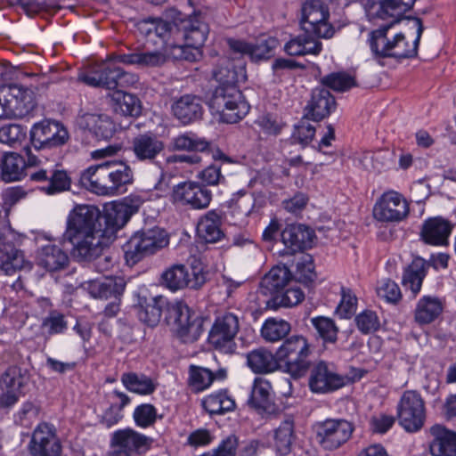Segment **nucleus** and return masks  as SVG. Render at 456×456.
I'll return each mask as SVG.
<instances>
[{
	"label": "nucleus",
	"mask_w": 456,
	"mask_h": 456,
	"mask_svg": "<svg viewBox=\"0 0 456 456\" xmlns=\"http://www.w3.org/2000/svg\"><path fill=\"white\" fill-rule=\"evenodd\" d=\"M239 446V437L231 434L222 439L216 448L213 449L218 456H236Z\"/></svg>",
	"instance_id": "obj_64"
},
{
	"label": "nucleus",
	"mask_w": 456,
	"mask_h": 456,
	"mask_svg": "<svg viewBox=\"0 0 456 456\" xmlns=\"http://www.w3.org/2000/svg\"><path fill=\"white\" fill-rule=\"evenodd\" d=\"M28 378L22 374L17 366L9 367L2 376V385L6 390H13L23 394V387L27 384Z\"/></svg>",
	"instance_id": "obj_56"
},
{
	"label": "nucleus",
	"mask_w": 456,
	"mask_h": 456,
	"mask_svg": "<svg viewBox=\"0 0 456 456\" xmlns=\"http://www.w3.org/2000/svg\"><path fill=\"white\" fill-rule=\"evenodd\" d=\"M291 278V272L286 265H276L263 277L260 282V292L265 296L278 293Z\"/></svg>",
	"instance_id": "obj_39"
},
{
	"label": "nucleus",
	"mask_w": 456,
	"mask_h": 456,
	"mask_svg": "<svg viewBox=\"0 0 456 456\" xmlns=\"http://www.w3.org/2000/svg\"><path fill=\"white\" fill-rule=\"evenodd\" d=\"M174 201L191 209L207 208L212 200V192L197 182H183L173 189Z\"/></svg>",
	"instance_id": "obj_16"
},
{
	"label": "nucleus",
	"mask_w": 456,
	"mask_h": 456,
	"mask_svg": "<svg viewBox=\"0 0 456 456\" xmlns=\"http://www.w3.org/2000/svg\"><path fill=\"white\" fill-rule=\"evenodd\" d=\"M110 406L102 415L100 423L107 428L117 425L124 417L123 410L131 402L130 397L118 390L109 395Z\"/></svg>",
	"instance_id": "obj_35"
},
{
	"label": "nucleus",
	"mask_w": 456,
	"mask_h": 456,
	"mask_svg": "<svg viewBox=\"0 0 456 456\" xmlns=\"http://www.w3.org/2000/svg\"><path fill=\"white\" fill-rule=\"evenodd\" d=\"M290 324L279 317H269L264 322L261 329V335L270 342L281 340L286 337L290 331Z\"/></svg>",
	"instance_id": "obj_50"
},
{
	"label": "nucleus",
	"mask_w": 456,
	"mask_h": 456,
	"mask_svg": "<svg viewBox=\"0 0 456 456\" xmlns=\"http://www.w3.org/2000/svg\"><path fill=\"white\" fill-rule=\"evenodd\" d=\"M221 217L214 210L208 211L199 221L197 232L206 242L215 243L223 237Z\"/></svg>",
	"instance_id": "obj_46"
},
{
	"label": "nucleus",
	"mask_w": 456,
	"mask_h": 456,
	"mask_svg": "<svg viewBox=\"0 0 456 456\" xmlns=\"http://www.w3.org/2000/svg\"><path fill=\"white\" fill-rule=\"evenodd\" d=\"M311 346L303 336H292L276 350L280 367L293 378L303 377L310 368Z\"/></svg>",
	"instance_id": "obj_3"
},
{
	"label": "nucleus",
	"mask_w": 456,
	"mask_h": 456,
	"mask_svg": "<svg viewBox=\"0 0 456 456\" xmlns=\"http://www.w3.org/2000/svg\"><path fill=\"white\" fill-rule=\"evenodd\" d=\"M311 322L324 342L334 343L337 340L338 330L333 320L319 315L313 318Z\"/></svg>",
	"instance_id": "obj_57"
},
{
	"label": "nucleus",
	"mask_w": 456,
	"mask_h": 456,
	"mask_svg": "<svg viewBox=\"0 0 456 456\" xmlns=\"http://www.w3.org/2000/svg\"><path fill=\"white\" fill-rule=\"evenodd\" d=\"M304 298V293L297 288L287 289L281 295H276L265 301V310L277 311L281 306L292 307L300 303Z\"/></svg>",
	"instance_id": "obj_53"
},
{
	"label": "nucleus",
	"mask_w": 456,
	"mask_h": 456,
	"mask_svg": "<svg viewBox=\"0 0 456 456\" xmlns=\"http://www.w3.org/2000/svg\"><path fill=\"white\" fill-rule=\"evenodd\" d=\"M295 439L294 418L292 416H286L273 430V446L276 452L281 456L289 454Z\"/></svg>",
	"instance_id": "obj_36"
},
{
	"label": "nucleus",
	"mask_w": 456,
	"mask_h": 456,
	"mask_svg": "<svg viewBox=\"0 0 456 456\" xmlns=\"http://www.w3.org/2000/svg\"><path fill=\"white\" fill-rule=\"evenodd\" d=\"M284 50L289 55H317L322 50V44L310 37L298 36L289 41Z\"/></svg>",
	"instance_id": "obj_49"
},
{
	"label": "nucleus",
	"mask_w": 456,
	"mask_h": 456,
	"mask_svg": "<svg viewBox=\"0 0 456 456\" xmlns=\"http://www.w3.org/2000/svg\"><path fill=\"white\" fill-rule=\"evenodd\" d=\"M152 442L151 437L127 428L112 433L110 446L120 447L132 456L134 453L142 454L149 451Z\"/></svg>",
	"instance_id": "obj_20"
},
{
	"label": "nucleus",
	"mask_w": 456,
	"mask_h": 456,
	"mask_svg": "<svg viewBox=\"0 0 456 456\" xmlns=\"http://www.w3.org/2000/svg\"><path fill=\"white\" fill-rule=\"evenodd\" d=\"M172 148L175 151H205L209 147V142L193 134H182L172 139Z\"/></svg>",
	"instance_id": "obj_51"
},
{
	"label": "nucleus",
	"mask_w": 456,
	"mask_h": 456,
	"mask_svg": "<svg viewBox=\"0 0 456 456\" xmlns=\"http://www.w3.org/2000/svg\"><path fill=\"white\" fill-rule=\"evenodd\" d=\"M432 437L428 444L431 456H456V432L436 424L430 428Z\"/></svg>",
	"instance_id": "obj_23"
},
{
	"label": "nucleus",
	"mask_w": 456,
	"mask_h": 456,
	"mask_svg": "<svg viewBox=\"0 0 456 456\" xmlns=\"http://www.w3.org/2000/svg\"><path fill=\"white\" fill-rule=\"evenodd\" d=\"M136 208L125 201L114 202L105 207L103 213L100 212L101 240L103 249L116 239L118 230L128 222Z\"/></svg>",
	"instance_id": "obj_8"
},
{
	"label": "nucleus",
	"mask_w": 456,
	"mask_h": 456,
	"mask_svg": "<svg viewBox=\"0 0 456 456\" xmlns=\"http://www.w3.org/2000/svg\"><path fill=\"white\" fill-rule=\"evenodd\" d=\"M207 25L199 20H191L183 26V37L186 42L185 46H175L173 56L175 59H183L190 61H195V55L191 48L198 51L207 39Z\"/></svg>",
	"instance_id": "obj_19"
},
{
	"label": "nucleus",
	"mask_w": 456,
	"mask_h": 456,
	"mask_svg": "<svg viewBox=\"0 0 456 456\" xmlns=\"http://www.w3.org/2000/svg\"><path fill=\"white\" fill-rule=\"evenodd\" d=\"M100 210L94 205H77L69 213L64 237L73 245L72 255L79 261H91L102 253Z\"/></svg>",
	"instance_id": "obj_1"
},
{
	"label": "nucleus",
	"mask_w": 456,
	"mask_h": 456,
	"mask_svg": "<svg viewBox=\"0 0 456 456\" xmlns=\"http://www.w3.org/2000/svg\"><path fill=\"white\" fill-rule=\"evenodd\" d=\"M15 237L12 231L0 233V269L6 274L26 267L29 268V263L26 262L23 253L13 245L12 240Z\"/></svg>",
	"instance_id": "obj_21"
},
{
	"label": "nucleus",
	"mask_w": 456,
	"mask_h": 456,
	"mask_svg": "<svg viewBox=\"0 0 456 456\" xmlns=\"http://www.w3.org/2000/svg\"><path fill=\"white\" fill-rule=\"evenodd\" d=\"M399 424L407 432H417L424 426L426 419L425 402L414 390L404 391L396 406Z\"/></svg>",
	"instance_id": "obj_7"
},
{
	"label": "nucleus",
	"mask_w": 456,
	"mask_h": 456,
	"mask_svg": "<svg viewBox=\"0 0 456 456\" xmlns=\"http://www.w3.org/2000/svg\"><path fill=\"white\" fill-rule=\"evenodd\" d=\"M133 182V172L121 161H105L89 167L80 176V183L88 191L102 196H113Z\"/></svg>",
	"instance_id": "obj_2"
},
{
	"label": "nucleus",
	"mask_w": 456,
	"mask_h": 456,
	"mask_svg": "<svg viewBox=\"0 0 456 456\" xmlns=\"http://www.w3.org/2000/svg\"><path fill=\"white\" fill-rule=\"evenodd\" d=\"M68 138L66 128L55 121L43 120L35 124L30 130L31 142L37 150L61 146Z\"/></svg>",
	"instance_id": "obj_15"
},
{
	"label": "nucleus",
	"mask_w": 456,
	"mask_h": 456,
	"mask_svg": "<svg viewBox=\"0 0 456 456\" xmlns=\"http://www.w3.org/2000/svg\"><path fill=\"white\" fill-rule=\"evenodd\" d=\"M322 82L332 90L339 92L346 91L355 85L354 77L345 73L330 74L324 77Z\"/></svg>",
	"instance_id": "obj_61"
},
{
	"label": "nucleus",
	"mask_w": 456,
	"mask_h": 456,
	"mask_svg": "<svg viewBox=\"0 0 456 456\" xmlns=\"http://www.w3.org/2000/svg\"><path fill=\"white\" fill-rule=\"evenodd\" d=\"M310 369L309 388L313 393L327 394L346 385V378L338 374L332 364L324 361L315 362Z\"/></svg>",
	"instance_id": "obj_14"
},
{
	"label": "nucleus",
	"mask_w": 456,
	"mask_h": 456,
	"mask_svg": "<svg viewBox=\"0 0 456 456\" xmlns=\"http://www.w3.org/2000/svg\"><path fill=\"white\" fill-rule=\"evenodd\" d=\"M164 142L153 134H142L132 141L131 150L140 161L153 162L164 151Z\"/></svg>",
	"instance_id": "obj_29"
},
{
	"label": "nucleus",
	"mask_w": 456,
	"mask_h": 456,
	"mask_svg": "<svg viewBox=\"0 0 456 456\" xmlns=\"http://www.w3.org/2000/svg\"><path fill=\"white\" fill-rule=\"evenodd\" d=\"M38 264L49 272H55L68 265L69 256L58 246L47 245L41 250Z\"/></svg>",
	"instance_id": "obj_47"
},
{
	"label": "nucleus",
	"mask_w": 456,
	"mask_h": 456,
	"mask_svg": "<svg viewBox=\"0 0 456 456\" xmlns=\"http://www.w3.org/2000/svg\"><path fill=\"white\" fill-rule=\"evenodd\" d=\"M247 362L255 373H269L280 367L276 354L263 347L250 351L247 354Z\"/></svg>",
	"instance_id": "obj_41"
},
{
	"label": "nucleus",
	"mask_w": 456,
	"mask_h": 456,
	"mask_svg": "<svg viewBox=\"0 0 456 456\" xmlns=\"http://www.w3.org/2000/svg\"><path fill=\"white\" fill-rule=\"evenodd\" d=\"M358 309V298L352 289L341 288V299L336 308V314H355Z\"/></svg>",
	"instance_id": "obj_62"
},
{
	"label": "nucleus",
	"mask_w": 456,
	"mask_h": 456,
	"mask_svg": "<svg viewBox=\"0 0 456 456\" xmlns=\"http://www.w3.org/2000/svg\"><path fill=\"white\" fill-rule=\"evenodd\" d=\"M133 419L137 427L148 428L154 426L158 419H162L163 415L158 413V410L153 404L142 403L134 408Z\"/></svg>",
	"instance_id": "obj_52"
},
{
	"label": "nucleus",
	"mask_w": 456,
	"mask_h": 456,
	"mask_svg": "<svg viewBox=\"0 0 456 456\" xmlns=\"http://www.w3.org/2000/svg\"><path fill=\"white\" fill-rule=\"evenodd\" d=\"M26 138V132L17 124L5 125L0 127V142L15 147Z\"/></svg>",
	"instance_id": "obj_59"
},
{
	"label": "nucleus",
	"mask_w": 456,
	"mask_h": 456,
	"mask_svg": "<svg viewBox=\"0 0 456 456\" xmlns=\"http://www.w3.org/2000/svg\"><path fill=\"white\" fill-rule=\"evenodd\" d=\"M208 105L223 122L230 124L242 119L249 110L238 86H216Z\"/></svg>",
	"instance_id": "obj_4"
},
{
	"label": "nucleus",
	"mask_w": 456,
	"mask_h": 456,
	"mask_svg": "<svg viewBox=\"0 0 456 456\" xmlns=\"http://www.w3.org/2000/svg\"><path fill=\"white\" fill-rule=\"evenodd\" d=\"M416 0H380L375 16L380 20L398 23L405 12L410 11Z\"/></svg>",
	"instance_id": "obj_40"
},
{
	"label": "nucleus",
	"mask_w": 456,
	"mask_h": 456,
	"mask_svg": "<svg viewBox=\"0 0 456 456\" xmlns=\"http://www.w3.org/2000/svg\"><path fill=\"white\" fill-rule=\"evenodd\" d=\"M201 403L210 415H224L236 408L235 400L227 389L211 393L202 399Z\"/></svg>",
	"instance_id": "obj_38"
},
{
	"label": "nucleus",
	"mask_w": 456,
	"mask_h": 456,
	"mask_svg": "<svg viewBox=\"0 0 456 456\" xmlns=\"http://www.w3.org/2000/svg\"><path fill=\"white\" fill-rule=\"evenodd\" d=\"M215 380V373L209 369L191 365L189 370V384L196 392L208 388Z\"/></svg>",
	"instance_id": "obj_54"
},
{
	"label": "nucleus",
	"mask_w": 456,
	"mask_h": 456,
	"mask_svg": "<svg viewBox=\"0 0 456 456\" xmlns=\"http://www.w3.org/2000/svg\"><path fill=\"white\" fill-rule=\"evenodd\" d=\"M115 59L118 62L140 68H159L167 61V55L161 51H135L131 53L119 54Z\"/></svg>",
	"instance_id": "obj_34"
},
{
	"label": "nucleus",
	"mask_w": 456,
	"mask_h": 456,
	"mask_svg": "<svg viewBox=\"0 0 456 456\" xmlns=\"http://www.w3.org/2000/svg\"><path fill=\"white\" fill-rule=\"evenodd\" d=\"M452 224L446 219L436 216L426 220L421 228L420 236L429 245L444 246L452 232Z\"/></svg>",
	"instance_id": "obj_27"
},
{
	"label": "nucleus",
	"mask_w": 456,
	"mask_h": 456,
	"mask_svg": "<svg viewBox=\"0 0 456 456\" xmlns=\"http://www.w3.org/2000/svg\"><path fill=\"white\" fill-rule=\"evenodd\" d=\"M409 213L408 201L401 193L395 191L384 192L373 208L374 218L385 223L401 222Z\"/></svg>",
	"instance_id": "obj_12"
},
{
	"label": "nucleus",
	"mask_w": 456,
	"mask_h": 456,
	"mask_svg": "<svg viewBox=\"0 0 456 456\" xmlns=\"http://www.w3.org/2000/svg\"><path fill=\"white\" fill-rule=\"evenodd\" d=\"M255 208V199L252 195L247 194L239 198L232 207V213L240 224H243Z\"/></svg>",
	"instance_id": "obj_60"
},
{
	"label": "nucleus",
	"mask_w": 456,
	"mask_h": 456,
	"mask_svg": "<svg viewBox=\"0 0 456 456\" xmlns=\"http://www.w3.org/2000/svg\"><path fill=\"white\" fill-rule=\"evenodd\" d=\"M444 302L432 296L423 297L418 303L417 314H441L444 311Z\"/></svg>",
	"instance_id": "obj_63"
},
{
	"label": "nucleus",
	"mask_w": 456,
	"mask_h": 456,
	"mask_svg": "<svg viewBox=\"0 0 456 456\" xmlns=\"http://www.w3.org/2000/svg\"><path fill=\"white\" fill-rule=\"evenodd\" d=\"M49 184L44 188V191L47 194H55L64 191H67L70 187V179L67 173L63 170L52 169L49 175Z\"/></svg>",
	"instance_id": "obj_58"
},
{
	"label": "nucleus",
	"mask_w": 456,
	"mask_h": 456,
	"mask_svg": "<svg viewBox=\"0 0 456 456\" xmlns=\"http://www.w3.org/2000/svg\"><path fill=\"white\" fill-rule=\"evenodd\" d=\"M171 110L173 115L183 125L200 119L204 110L202 100L192 94H184L175 100Z\"/></svg>",
	"instance_id": "obj_25"
},
{
	"label": "nucleus",
	"mask_w": 456,
	"mask_h": 456,
	"mask_svg": "<svg viewBox=\"0 0 456 456\" xmlns=\"http://www.w3.org/2000/svg\"><path fill=\"white\" fill-rule=\"evenodd\" d=\"M277 40L273 37H269L256 45L233 38L227 39V45L232 54L240 57L248 55L253 61L269 58L277 46Z\"/></svg>",
	"instance_id": "obj_24"
},
{
	"label": "nucleus",
	"mask_w": 456,
	"mask_h": 456,
	"mask_svg": "<svg viewBox=\"0 0 456 456\" xmlns=\"http://www.w3.org/2000/svg\"><path fill=\"white\" fill-rule=\"evenodd\" d=\"M27 449L29 456H61L63 445L55 425L39 422L31 432Z\"/></svg>",
	"instance_id": "obj_6"
},
{
	"label": "nucleus",
	"mask_w": 456,
	"mask_h": 456,
	"mask_svg": "<svg viewBox=\"0 0 456 456\" xmlns=\"http://www.w3.org/2000/svg\"><path fill=\"white\" fill-rule=\"evenodd\" d=\"M236 62L230 59L222 60L221 64L214 70L213 76L217 86H237L246 79L245 63L239 55H235Z\"/></svg>",
	"instance_id": "obj_26"
},
{
	"label": "nucleus",
	"mask_w": 456,
	"mask_h": 456,
	"mask_svg": "<svg viewBox=\"0 0 456 456\" xmlns=\"http://www.w3.org/2000/svg\"><path fill=\"white\" fill-rule=\"evenodd\" d=\"M76 122L79 128L89 131L98 140H109L116 133L115 123L103 113L81 110Z\"/></svg>",
	"instance_id": "obj_18"
},
{
	"label": "nucleus",
	"mask_w": 456,
	"mask_h": 456,
	"mask_svg": "<svg viewBox=\"0 0 456 456\" xmlns=\"http://www.w3.org/2000/svg\"><path fill=\"white\" fill-rule=\"evenodd\" d=\"M394 24L388 21L387 25L380 26L370 34V46L375 58H390L393 49H395L397 41L402 33L389 35L388 30Z\"/></svg>",
	"instance_id": "obj_28"
},
{
	"label": "nucleus",
	"mask_w": 456,
	"mask_h": 456,
	"mask_svg": "<svg viewBox=\"0 0 456 456\" xmlns=\"http://www.w3.org/2000/svg\"><path fill=\"white\" fill-rule=\"evenodd\" d=\"M126 288L123 277H104L87 282V289L92 297L101 299H110L105 305V314H117L120 311V297Z\"/></svg>",
	"instance_id": "obj_13"
},
{
	"label": "nucleus",
	"mask_w": 456,
	"mask_h": 456,
	"mask_svg": "<svg viewBox=\"0 0 456 456\" xmlns=\"http://www.w3.org/2000/svg\"><path fill=\"white\" fill-rule=\"evenodd\" d=\"M335 108V100L330 91L325 87H317L313 90L311 100L306 106L307 114L314 121L328 117Z\"/></svg>",
	"instance_id": "obj_32"
},
{
	"label": "nucleus",
	"mask_w": 456,
	"mask_h": 456,
	"mask_svg": "<svg viewBox=\"0 0 456 456\" xmlns=\"http://www.w3.org/2000/svg\"><path fill=\"white\" fill-rule=\"evenodd\" d=\"M302 29L318 37L330 38L334 35V28L329 23L328 6L321 0H307L302 6Z\"/></svg>",
	"instance_id": "obj_9"
},
{
	"label": "nucleus",
	"mask_w": 456,
	"mask_h": 456,
	"mask_svg": "<svg viewBox=\"0 0 456 456\" xmlns=\"http://www.w3.org/2000/svg\"><path fill=\"white\" fill-rule=\"evenodd\" d=\"M409 24L412 28L416 29L415 39L411 43H409L406 41L404 35L402 33L401 37L398 39L399 41H397L395 49L394 48L393 53H389L390 58L399 60L411 58L417 54L418 45L424 28L421 20L419 18L409 19Z\"/></svg>",
	"instance_id": "obj_43"
},
{
	"label": "nucleus",
	"mask_w": 456,
	"mask_h": 456,
	"mask_svg": "<svg viewBox=\"0 0 456 456\" xmlns=\"http://www.w3.org/2000/svg\"><path fill=\"white\" fill-rule=\"evenodd\" d=\"M1 178L6 183L20 181L27 176L26 161L16 152H4L1 158Z\"/></svg>",
	"instance_id": "obj_37"
},
{
	"label": "nucleus",
	"mask_w": 456,
	"mask_h": 456,
	"mask_svg": "<svg viewBox=\"0 0 456 456\" xmlns=\"http://www.w3.org/2000/svg\"><path fill=\"white\" fill-rule=\"evenodd\" d=\"M115 111L123 116L138 117L142 113V102L139 98L132 94L123 91L114 93Z\"/></svg>",
	"instance_id": "obj_48"
},
{
	"label": "nucleus",
	"mask_w": 456,
	"mask_h": 456,
	"mask_svg": "<svg viewBox=\"0 0 456 456\" xmlns=\"http://www.w3.org/2000/svg\"><path fill=\"white\" fill-rule=\"evenodd\" d=\"M238 331L237 315H219L208 333V343L215 350L222 354H232L237 348L234 338Z\"/></svg>",
	"instance_id": "obj_11"
},
{
	"label": "nucleus",
	"mask_w": 456,
	"mask_h": 456,
	"mask_svg": "<svg viewBox=\"0 0 456 456\" xmlns=\"http://www.w3.org/2000/svg\"><path fill=\"white\" fill-rule=\"evenodd\" d=\"M248 403L258 411L273 412L275 404L271 383L262 378L255 379Z\"/></svg>",
	"instance_id": "obj_31"
},
{
	"label": "nucleus",
	"mask_w": 456,
	"mask_h": 456,
	"mask_svg": "<svg viewBox=\"0 0 456 456\" xmlns=\"http://www.w3.org/2000/svg\"><path fill=\"white\" fill-rule=\"evenodd\" d=\"M118 67L112 63H104L99 69L82 73L77 77V80L93 87H103L109 90L117 88L116 76Z\"/></svg>",
	"instance_id": "obj_33"
},
{
	"label": "nucleus",
	"mask_w": 456,
	"mask_h": 456,
	"mask_svg": "<svg viewBox=\"0 0 456 456\" xmlns=\"http://www.w3.org/2000/svg\"><path fill=\"white\" fill-rule=\"evenodd\" d=\"M145 306L140 301L143 307L144 314H162L167 312L169 314H186L189 313L188 305L182 300L169 301L163 296L151 297L149 301L144 299Z\"/></svg>",
	"instance_id": "obj_45"
},
{
	"label": "nucleus",
	"mask_w": 456,
	"mask_h": 456,
	"mask_svg": "<svg viewBox=\"0 0 456 456\" xmlns=\"http://www.w3.org/2000/svg\"><path fill=\"white\" fill-rule=\"evenodd\" d=\"M354 429L346 419H327L316 425V439L322 449L334 451L350 439Z\"/></svg>",
	"instance_id": "obj_10"
},
{
	"label": "nucleus",
	"mask_w": 456,
	"mask_h": 456,
	"mask_svg": "<svg viewBox=\"0 0 456 456\" xmlns=\"http://www.w3.org/2000/svg\"><path fill=\"white\" fill-rule=\"evenodd\" d=\"M120 380L128 391L140 395H150L158 387V382L143 373L125 372Z\"/></svg>",
	"instance_id": "obj_42"
},
{
	"label": "nucleus",
	"mask_w": 456,
	"mask_h": 456,
	"mask_svg": "<svg viewBox=\"0 0 456 456\" xmlns=\"http://www.w3.org/2000/svg\"><path fill=\"white\" fill-rule=\"evenodd\" d=\"M294 277L296 281L304 284L311 283L315 280L316 273L310 255L303 254L297 259Z\"/></svg>",
	"instance_id": "obj_55"
},
{
	"label": "nucleus",
	"mask_w": 456,
	"mask_h": 456,
	"mask_svg": "<svg viewBox=\"0 0 456 456\" xmlns=\"http://www.w3.org/2000/svg\"><path fill=\"white\" fill-rule=\"evenodd\" d=\"M165 320L173 334L183 343H192L202 333V315H167Z\"/></svg>",
	"instance_id": "obj_17"
},
{
	"label": "nucleus",
	"mask_w": 456,
	"mask_h": 456,
	"mask_svg": "<svg viewBox=\"0 0 456 456\" xmlns=\"http://www.w3.org/2000/svg\"><path fill=\"white\" fill-rule=\"evenodd\" d=\"M428 264L421 257L414 258L404 269L402 283L416 295L419 292L422 281L427 275Z\"/></svg>",
	"instance_id": "obj_44"
},
{
	"label": "nucleus",
	"mask_w": 456,
	"mask_h": 456,
	"mask_svg": "<svg viewBox=\"0 0 456 456\" xmlns=\"http://www.w3.org/2000/svg\"><path fill=\"white\" fill-rule=\"evenodd\" d=\"M167 243V234L159 227L142 229L135 232L123 246L126 260L128 264L134 265L164 248Z\"/></svg>",
	"instance_id": "obj_5"
},
{
	"label": "nucleus",
	"mask_w": 456,
	"mask_h": 456,
	"mask_svg": "<svg viewBox=\"0 0 456 456\" xmlns=\"http://www.w3.org/2000/svg\"><path fill=\"white\" fill-rule=\"evenodd\" d=\"M162 279L165 285L171 290L175 291L185 287L199 289L205 282V276L201 273H190L189 270L183 265H175L167 269L163 274Z\"/></svg>",
	"instance_id": "obj_22"
},
{
	"label": "nucleus",
	"mask_w": 456,
	"mask_h": 456,
	"mask_svg": "<svg viewBox=\"0 0 456 456\" xmlns=\"http://www.w3.org/2000/svg\"><path fill=\"white\" fill-rule=\"evenodd\" d=\"M314 231L304 224H290L281 232V240L290 253L312 247Z\"/></svg>",
	"instance_id": "obj_30"
}]
</instances>
